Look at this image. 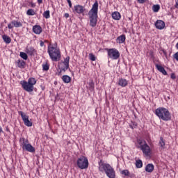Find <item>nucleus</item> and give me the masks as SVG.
Instances as JSON below:
<instances>
[{"label":"nucleus","instance_id":"obj_1","mask_svg":"<svg viewBox=\"0 0 178 178\" xmlns=\"http://www.w3.org/2000/svg\"><path fill=\"white\" fill-rule=\"evenodd\" d=\"M99 170L100 172H104L106 176L108 178H116V171L109 163H105L102 160L99 161Z\"/></svg>","mask_w":178,"mask_h":178},{"label":"nucleus","instance_id":"obj_2","mask_svg":"<svg viewBox=\"0 0 178 178\" xmlns=\"http://www.w3.org/2000/svg\"><path fill=\"white\" fill-rule=\"evenodd\" d=\"M89 22L90 27H95L98 22V1H95L92 8L88 12Z\"/></svg>","mask_w":178,"mask_h":178},{"label":"nucleus","instance_id":"obj_3","mask_svg":"<svg viewBox=\"0 0 178 178\" xmlns=\"http://www.w3.org/2000/svg\"><path fill=\"white\" fill-rule=\"evenodd\" d=\"M19 84L22 86L23 90L26 91V92H33L34 91V86L37 84V80L35 78H29L27 81H21Z\"/></svg>","mask_w":178,"mask_h":178},{"label":"nucleus","instance_id":"obj_4","mask_svg":"<svg viewBox=\"0 0 178 178\" xmlns=\"http://www.w3.org/2000/svg\"><path fill=\"white\" fill-rule=\"evenodd\" d=\"M47 52L50 59H51L53 62H59V60H60L61 55L59 48L54 47L50 44L48 46Z\"/></svg>","mask_w":178,"mask_h":178},{"label":"nucleus","instance_id":"obj_5","mask_svg":"<svg viewBox=\"0 0 178 178\" xmlns=\"http://www.w3.org/2000/svg\"><path fill=\"white\" fill-rule=\"evenodd\" d=\"M155 115H156L159 119H161V120H164V122H169V120L172 119V115H170L169 110L164 107H159L156 109Z\"/></svg>","mask_w":178,"mask_h":178},{"label":"nucleus","instance_id":"obj_6","mask_svg":"<svg viewBox=\"0 0 178 178\" xmlns=\"http://www.w3.org/2000/svg\"><path fill=\"white\" fill-rule=\"evenodd\" d=\"M105 51H107L108 57L110 58V59H113V60H116L120 58V53L119 52V50L115 48L105 49Z\"/></svg>","mask_w":178,"mask_h":178},{"label":"nucleus","instance_id":"obj_7","mask_svg":"<svg viewBox=\"0 0 178 178\" xmlns=\"http://www.w3.org/2000/svg\"><path fill=\"white\" fill-rule=\"evenodd\" d=\"M138 143L142 152H143L146 156H149V154H151V147H149V145L147 144V142L143 140H138Z\"/></svg>","mask_w":178,"mask_h":178},{"label":"nucleus","instance_id":"obj_8","mask_svg":"<svg viewBox=\"0 0 178 178\" xmlns=\"http://www.w3.org/2000/svg\"><path fill=\"white\" fill-rule=\"evenodd\" d=\"M76 165L79 169H87L88 168V159L84 156H81L76 161Z\"/></svg>","mask_w":178,"mask_h":178},{"label":"nucleus","instance_id":"obj_9","mask_svg":"<svg viewBox=\"0 0 178 178\" xmlns=\"http://www.w3.org/2000/svg\"><path fill=\"white\" fill-rule=\"evenodd\" d=\"M70 60V57L67 56L64 61H62L58 63V69H60V72H58V74H60L62 72L65 73L67 69H69V61Z\"/></svg>","mask_w":178,"mask_h":178},{"label":"nucleus","instance_id":"obj_10","mask_svg":"<svg viewBox=\"0 0 178 178\" xmlns=\"http://www.w3.org/2000/svg\"><path fill=\"white\" fill-rule=\"evenodd\" d=\"M22 149L27 151L28 152H35V148H34L31 144L29 143V140H26V138H22Z\"/></svg>","mask_w":178,"mask_h":178},{"label":"nucleus","instance_id":"obj_11","mask_svg":"<svg viewBox=\"0 0 178 178\" xmlns=\"http://www.w3.org/2000/svg\"><path fill=\"white\" fill-rule=\"evenodd\" d=\"M8 27L10 30H12L14 27H16L17 29L19 27H23V24L17 20H13L11 23L8 24Z\"/></svg>","mask_w":178,"mask_h":178},{"label":"nucleus","instance_id":"obj_12","mask_svg":"<svg viewBox=\"0 0 178 178\" xmlns=\"http://www.w3.org/2000/svg\"><path fill=\"white\" fill-rule=\"evenodd\" d=\"M86 11V8H84V6L81 5H76L74 6L73 12L74 13H78V15H81L84 13Z\"/></svg>","mask_w":178,"mask_h":178},{"label":"nucleus","instance_id":"obj_13","mask_svg":"<svg viewBox=\"0 0 178 178\" xmlns=\"http://www.w3.org/2000/svg\"><path fill=\"white\" fill-rule=\"evenodd\" d=\"M25 52L29 56H34L35 55L37 54V51L35 49H34V47H33L31 46H27L25 49Z\"/></svg>","mask_w":178,"mask_h":178},{"label":"nucleus","instance_id":"obj_14","mask_svg":"<svg viewBox=\"0 0 178 178\" xmlns=\"http://www.w3.org/2000/svg\"><path fill=\"white\" fill-rule=\"evenodd\" d=\"M165 22L162 21V20H157L155 22V26L156 28H157L159 30H163V29H165Z\"/></svg>","mask_w":178,"mask_h":178},{"label":"nucleus","instance_id":"obj_15","mask_svg":"<svg viewBox=\"0 0 178 178\" xmlns=\"http://www.w3.org/2000/svg\"><path fill=\"white\" fill-rule=\"evenodd\" d=\"M155 66L157 70L160 72V73H162V74H163L164 76H168V72H166L163 67L159 65V64H156Z\"/></svg>","mask_w":178,"mask_h":178},{"label":"nucleus","instance_id":"obj_16","mask_svg":"<svg viewBox=\"0 0 178 178\" xmlns=\"http://www.w3.org/2000/svg\"><path fill=\"white\" fill-rule=\"evenodd\" d=\"M33 31L35 34H41L42 33V28L40 25H35L33 27Z\"/></svg>","mask_w":178,"mask_h":178},{"label":"nucleus","instance_id":"obj_17","mask_svg":"<svg viewBox=\"0 0 178 178\" xmlns=\"http://www.w3.org/2000/svg\"><path fill=\"white\" fill-rule=\"evenodd\" d=\"M126 41V35H121L118 36L116 39V42L118 44H123Z\"/></svg>","mask_w":178,"mask_h":178},{"label":"nucleus","instance_id":"obj_18","mask_svg":"<svg viewBox=\"0 0 178 178\" xmlns=\"http://www.w3.org/2000/svg\"><path fill=\"white\" fill-rule=\"evenodd\" d=\"M154 166L152 163H149L145 167V172L147 173H152L154 172Z\"/></svg>","mask_w":178,"mask_h":178},{"label":"nucleus","instance_id":"obj_19","mask_svg":"<svg viewBox=\"0 0 178 178\" xmlns=\"http://www.w3.org/2000/svg\"><path fill=\"white\" fill-rule=\"evenodd\" d=\"M17 66L19 69H24L26 67V62L23 60H17Z\"/></svg>","mask_w":178,"mask_h":178},{"label":"nucleus","instance_id":"obj_20","mask_svg":"<svg viewBox=\"0 0 178 178\" xmlns=\"http://www.w3.org/2000/svg\"><path fill=\"white\" fill-rule=\"evenodd\" d=\"M129 84V81L126 80L125 79H120L118 81V85H120L121 87H126Z\"/></svg>","mask_w":178,"mask_h":178},{"label":"nucleus","instance_id":"obj_21","mask_svg":"<svg viewBox=\"0 0 178 178\" xmlns=\"http://www.w3.org/2000/svg\"><path fill=\"white\" fill-rule=\"evenodd\" d=\"M112 17L114 20H120L122 16L120 15V13L114 12L112 13Z\"/></svg>","mask_w":178,"mask_h":178},{"label":"nucleus","instance_id":"obj_22","mask_svg":"<svg viewBox=\"0 0 178 178\" xmlns=\"http://www.w3.org/2000/svg\"><path fill=\"white\" fill-rule=\"evenodd\" d=\"M159 145L160 147V149H165L166 144L165 143V140H163V138H160Z\"/></svg>","mask_w":178,"mask_h":178},{"label":"nucleus","instance_id":"obj_23","mask_svg":"<svg viewBox=\"0 0 178 178\" xmlns=\"http://www.w3.org/2000/svg\"><path fill=\"white\" fill-rule=\"evenodd\" d=\"M18 114L20 115L23 122L26 121L27 120H29V115H26V113L23 111H19Z\"/></svg>","mask_w":178,"mask_h":178},{"label":"nucleus","instance_id":"obj_24","mask_svg":"<svg viewBox=\"0 0 178 178\" xmlns=\"http://www.w3.org/2000/svg\"><path fill=\"white\" fill-rule=\"evenodd\" d=\"M62 80L64 83L66 84L69 83L70 81H72V78L69 76L68 75H63L62 76Z\"/></svg>","mask_w":178,"mask_h":178},{"label":"nucleus","instance_id":"obj_25","mask_svg":"<svg viewBox=\"0 0 178 178\" xmlns=\"http://www.w3.org/2000/svg\"><path fill=\"white\" fill-rule=\"evenodd\" d=\"M2 38L6 44H10L12 42V39L6 35H3Z\"/></svg>","mask_w":178,"mask_h":178},{"label":"nucleus","instance_id":"obj_26","mask_svg":"<svg viewBox=\"0 0 178 178\" xmlns=\"http://www.w3.org/2000/svg\"><path fill=\"white\" fill-rule=\"evenodd\" d=\"M135 165L138 169L143 168V161H141L140 159L136 160Z\"/></svg>","mask_w":178,"mask_h":178},{"label":"nucleus","instance_id":"obj_27","mask_svg":"<svg viewBox=\"0 0 178 178\" xmlns=\"http://www.w3.org/2000/svg\"><path fill=\"white\" fill-rule=\"evenodd\" d=\"M42 70H44V72H48V70H49V64H48V63H43L42 65Z\"/></svg>","mask_w":178,"mask_h":178},{"label":"nucleus","instance_id":"obj_28","mask_svg":"<svg viewBox=\"0 0 178 178\" xmlns=\"http://www.w3.org/2000/svg\"><path fill=\"white\" fill-rule=\"evenodd\" d=\"M26 15L28 16H34L35 15V11L33 8H30L26 11Z\"/></svg>","mask_w":178,"mask_h":178},{"label":"nucleus","instance_id":"obj_29","mask_svg":"<svg viewBox=\"0 0 178 178\" xmlns=\"http://www.w3.org/2000/svg\"><path fill=\"white\" fill-rule=\"evenodd\" d=\"M159 9H161V6H159V4L153 5L152 6L153 12L154 13L159 12Z\"/></svg>","mask_w":178,"mask_h":178},{"label":"nucleus","instance_id":"obj_30","mask_svg":"<svg viewBox=\"0 0 178 178\" xmlns=\"http://www.w3.org/2000/svg\"><path fill=\"white\" fill-rule=\"evenodd\" d=\"M19 56H21V58H22V59L24 60H27V59H29V56H27V54L24 52H20Z\"/></svg>","mask_w":178,"mask_h":178},{"label":"nucleus","instance_id":"obj_31","mask_svg":"<svg viewBox=\"0 0 178 178\" xmlns=\"http://www.w3.org/2000/svg\"><path fill=\"white\" fill-rule=\"evenodd\" d=\"M43 17H44L45 19H49V17H51L49 10H46L45 12H44Z\"/></svg>","mask_w":178,"mask_h":178},{"label":"nucleus","instance_id":"obj_32","mask_svg":"<svg viewBox=\"0 0 178 178\" xmlns=\"http://www.w3.org/2000/svg\"><path fill=\"white\" fill-rule=\"evenodd\" d=\"M24 123L25 126H27V127H31V126H33V122L30 121L29 118L26 121H24Z\"/></svg>","mask_w":178,"mask_h":178},{"label":"nucleus","instance_id":"obj_33","mask_svg":"<svg viewBox=\"0 0 178 178\" xmlns=\"http://www.w3.org/2000/svg\"><path fill=\"white\" fill-rule=\"evenodd\" d=\"M138 124L137 122H131V124H129V127H131V129H136V127H137Z\"/></svg>","mask_w":178,"mask_h":178},{"label":"nucleus","instance_id":"obj_34","mask_svg":"<svg viewBox=\"0 0 178 178\" xmlns=\"http://www.w3.org/2000/svg\"><path fill=\"white\" fill-rule=\"evenodd\" d=\"M89 59L92 62H94L96 60L97 58H95V56L92 53H90L89 54Z\"/></svg>","mask_w":178,"mask_h":178},{"label":"nucleus","instance_id":"obj_35","mask_svg":"<svg viewBox=\"0 0 178 178\" xmlns=\"http://www.w3.org/2000/svg\"><path fill=\"white\" fill-rule=\"evenodd\" d=\"M121 173L122 175H124V176H130V172H129V170H123Z\"/></svg>","mask_w":178,"mask_h":178},{"label":"nucleus","instance_id":"obj_36","mask_svg":"<svg viewBox=\"0 0 178 178\" xmlns=\"http://www.w3.org/2000/svg\"><path fill=\"white\" fill-rule=\"evenodd\" d=\"M173 58L178 62V51L173 55Z\"/></svg>","mask_w":178,"mask_h":178},{"label":"nucleus","instance_id":"obj_37","mask_svg":"<svg viewBox=\"0 0 178 178\" xmlns=\"http://www.w3.org/2000/svg\"><path fill=\"white\" fill-rule=\"evenodd\" d=\"M170 78L172 79V80H175L176 79V74L175 73H172Z\"/></svg>","mask_w":178,"mask_h":178},{"label":"nucleus","instance_id":"obj_38","mask_svg":"<svg viewBox=\"0 0 178 178\" xmlns=\"http://www.w3.org/2000/svg\"><path fill=\"white\" fill-rule=\"evenodd\" d=\"M40 47H44L45 44H44V43L42 42V40H40Z\"/></svg>","mask_w":178,"mask_h":178},{"label":"nucleus","instance_id":"obj_39","mask_svg":"<svg viewBox=\"0 0 178 178\" xmlns=\"http://www.w3.org/2000/svg\"><path fill=\"white\" fill-rule=\"evenodd\" d=\"M175 7L178 9V0L176 1V3H175Z\"/></svg>","mask_w":178,"mask_h":178},{"label":"nucleus","instance_id":"obj_40","mask_svg":"<svg viewBox=\"0 0 178 178\" xmlns=\"http://www.w3.org/2000/svg\"><path fill=\"white\" fill-rule=\"evenodd\" d=\"M64 16H65V17L66 18V19H67L68 17H69V13H65V15H64Z\"/></svg>","mask_w":178,"mask_h":178},{"label":"nucleus","instance_id":"obj_41","mask_svg":"<svg viewBox=\"0 0 178 178\" xmlns=\"http://www.w3.org/2000/svg\"><path fill=\"white\" fill-rule=\"evenodd\" d=\"M162 51H163V55H165V56H167L166 51L165 50H162Z\"/></svg>","mask_w":178,"mask_h":178},{"label":"nucleus","instance_id":"obj_42","mask_svg":"<svg viewBox=\"0 0 178 178\" xmlns=\"http://www.w3.org/2000/svg\"><path fill=\"white\" fill-rule=\"evenodd\" d=\"M38 3L40 4L42 3V0H38Z\"/></svg>","mask_w":178,"mask_h":178},{"label":"nucleus","instance_id":"obj_43","mask_svg":"<svg viewBox=\"0 0 178 178\" xmlns=\"http://www.w3.org/2000/svg\"><path fill=\"white\" fill-rule=\"evenodd\" d=\"M68 5H69L70 8H72V2L71 3H68Z\"/></svg>","mask_w":178,"mask_h":178},{"label":"nucleus","instance_id":"obj_44","mask_svg":"<svg viewBox=\"0 0 178 178\" xmlns=\"http://www.w3.org/2000/svg\"><path fill=\"white\" fill-rule=\"evenodd\" d=\"M31 7H32V8H35V4L32 3V4H31Z\"/></svg>","mask_w":178,"mask_h":178},{"label":"nucleus","instance_id":"obj_45","mask_svg":"<svg viewBox=\"0 0 178 178\" xmlns=\"http://www.w3.org/2000/svg\"><path fill=\"white\" fill-rule=\"evenodd\" d=\"M3 131L2 130V127H0V133H3Z\"/></svg>","mask_w":178,"mask_h":178},{"label":"nucleus","instance_id":"obj_46","mask_svg":"<svg viewBox=\"0 0 178 178\" xmlns=\"http://www.w3.org/2000/svg\"><path fill=\"white\" fill-rule=\"evenodd\" d=\"M67 1V2L68 3H70L71 2H72V1H70V0H66Z\"/></svg>","mask_w":178,"mask_h":178},{"label":"nucleus","instance_id":"obj_47","mask_svg":"<svg viewBox=\"0 0 178 178\" xmlns=\"http://www.w3.org/2000/svg\"><path fill=\"white\" fill-rule=\"evenodd\" d=\"M42 90H44V88H42Z\"/></svg>","mask_w":178,"mask_h":178},{"label":"nucleus","instance_id":"obj_48","mask_svg":"<svg viewBox=\"0 0 178 178\" xmlns=\"http://www.w3.org/2000/svg\"><path fill=\"white\" fill-rule=\"evenodd\" d=\"M42 90H44V88H42Z\"/></svg>","mask_w":178,"mask_h":178}]
</instances>
